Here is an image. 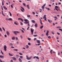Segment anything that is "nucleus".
I'll return each mask as SVG.
<instances>
[{
    "label": "nucleus",
    "instance_id": "nucleus-20",
    "mask_svg": "<svg viewBox=\"0 0 62 62\" xmlns=\"http://www.w3.org/2000/svg\"><path fill=\"white\" fill-rule=\"evenodd\" d=\"M3 8L5 9H6V10H7L8 9V8H6L5 6H3Z\"/></svg>",
    "mask_w": 62,
    "mask_h": 62
},
{
    "label": "nucleus",
    "instance_id": "nucleus-23",
    "mask_svg": "<svg viewBox=\"0 0 62 62\" xmlns=\"http://www.w3.org/2000/svg\"><path fill=\"white\" fill-rule=\"evenodd\" d=\"M12 58L14 60H16V58L14 57H12Z\"/></svg>",
    "mask_w": 62,
    "mask_h": 62
},
{
    "label": "nucleus",
    "instance_id": "nucleus-41",
    "mask_svg": "<svg viewBox=\"0 0 62 62\" xmlns=\"http://www.w3.org/2000/svg\"><path fill=\"white\" fill-rule=\"evenodd\" d=\"M37 36H38V35L37 34L35 35H33L34 37H37Z\"/></svg>",
    "mask_w": 62,
    "mask_h": 62
},
{
    "label": "nucleus",
    "instance_id": "nucleus-58",
    "mask_svg": "<svg viewBox=\"0 0 62 62\" xmlns=\"http://www.w3.org/2000/svg\"><path fill=\"white\" fill-rule=\"evenodd\" d=\"M39 9L40 10V12H41V11H42V10H41V9Z\"/></svg>",
    "mask_w": 62,
    "mask_h": 62
},
{
    "label": "nucleus",
    "instance_id": "nucleus-4",
    "mask_svg": "<svg viewBox=\"0 0 62 62\" xmlns=\"http://www.w3.org/2000/svg\"><path fill=\"white\" fill-rule=\"evenodd\" d=\"M46 15H44V17L43 18V19H44L45 21H47V20H46Z\"/></svg>",
    "mask_w": 62,
    "mask_h": 62
},
{
    "label": "nucleus",
    "instance_id": "nucleus-52",
    "mask_svg": "<svg viewBox=\"0 0 62 62\" xmlns=\"http://www.w3.org/2000/svg\"><path fill=\"white\" fill-rule=\"evenodd\" d=\"M32 13L33 14H34V15H35V12H32Z\"/></svg>",
    "mask_w": 62,
    "mask_h": 62
},
{
    "label": "nucleus",
    "instance_id": "nucleus-32",
    "mask_svg": "<svg viewBox=\"0 0 62 62\" xmlns=\"http://www.w3.org/2000/svg\"><path fill=\"white\" fill-rule=\"evenodd\" d=\"M27 17H28V18H30V15H27Z\"/></svg>",
    "mask_w": 62,
    "mask_h": 62
},
{
    "label": "nucleus",
    "instance_id": "nucleus-56",
    "mask_svg": "<svg viewBox=\"0 0 62 62\" xmlns=\"http://www.w3.org/2000/svg\"><path fill=\"white\" fill-rule=\"evenodd\" d=\"M59 30L61 31H62V30L61 29H59Z\"/></svg>",
    "mask_w": 62,
    "mask_h": 62
},
{
    "label": "nucleus",
    "instance_id": "nucleus-27",
    "mask_svg": "<svg viewBox=\"0 0 62 62\" xmlns=\"http://www.w3.org/2000/svg\"><path fill=\"white\" fill-rule=\"evenodd\" d=\"M9 13L10 14V16H12V14H11V13L10 12H9Z\"/></svg>",
    "mask_w": 62,
    "mask_h": 62
},
{
    "label": "nucleus",
    "instance_id": "nucleus-26",
    "mask_svg": "<svg viewBox=\"0 0 62 62\" xmlns=\"http://www.w3.org/2000/svg\"><path fill=\"white\" fill-rule=\"evenodd\" d=\"M28 21L27 19H25L24 20V22H27V21Z\"/></svg>",
    "mask_w": 62,
    "mask_h": 62
},
{
    "label": "nucleus",
    "instance_id": "nucleus-46",
    "mask_svg": "<svg viewBox=\"0 0 62 62\" xmlns=\"http://www.w3.org/2000/svg\"><path fill=\"white\" fill-rule=\"evenodd\" d=\"M16 33H17V34H18V33H20V32L18 31H16Z\"/></svg>",
    "mask_w": 62,
    "mask_h": 62
},
{
    "label": "nucleus",
    "instance_id": "nucleus-45",
    "mask_svg": "<svg viewBox=\"0 0 62 62\" xmlns=\"http://www.w3.org/2000/svg\"><path fill=\"white\" fill-rule=\"evenodd\" d=\"M2 29H3L4 30V31L5 32V28H4V27H2Z\"/></svg>",
    "mask_w": 62,
    "mask_h": 62
},
{
    "label": "nucleus",
    "instance_id": "nucleus-18",
    "mask_svg": "<svg viewBox=\"0 0 62 62\" xmlns=\"http://www.w3.org/2000/svg\"><path fill=\"white\" fill-rule=\"evenodd\" d=\"M35 26L36 28H37V26H38V24L37 23H36L35 25Z\"/></svg>",
    "mask_w": 62,
    "mask_h": 62
},
{
    "label": "nucleus",
    "instance_id": "nucleus-34",
    "mask_svg": "<svg viewBox=\"0 0 62 62\" xmlns=\"http://www.w3.org/2000/svg\"><path fill=\"white\" fill-rule=\"evenodd\" d=\"M20 21H21L22 22H23V19H22V18L20 19Z\"/></svg>",
    "mask_w": 62,
    "mask_h": 62
},
{
    "label": "nucleus",
    "instance_id": "nucleus-64",
    "mask_svg": "<svg viewBox=\"0 0 62 62\" xmlns=\"http://www.w3.org/2000/svg\"><path fill=\"white\" fill-rule=\"evenodd\" d=\"M35 40H36V38H34V41H35Z\"/></svg>",
    "mask_w": 62,
    "mask_h": 62
},
{
    "label": "nucleus",
    "instance_id": "nucleus-15",
    "mask_svg": "<svg viewBox=\"0 0 62 62\" xmlns=\"http://www.w3.org/2000/svg\"><path fill=\"white\" fill-rule=\"evenodd\" d=\"M19 60L20 62H22V60L21 59V58H19Z\"/></svg>",
    "mask_w": 62,
    "mask_h": 62
},
{
    "label": "nucleus",
    "instance_id": "nucleus-2",
    "mask_svg": "<svg viewBox=\"0 0 62 62\" xmlns=\"http://www.w3.org/2000/svg\"><path fill=\"white\" fill-rule=\"evenodd\" d=\"M20 8H21V9H20L21 11L22 12H24V8L21 6L20 7Z\"/></svg>",
    "mask_w": 62,
    "mask_h": 62
},
{
    "label": "nucleus",
    "instance_id": "nucleus-8",
    "mask_svg": "<svg viewBox=\"0 0 62 62\" xmlns=\"http://www.w3.org/2000/svg\"><path fill=\"white\" fill-rule=\"evenodd\" d=\"M46 5V4H45L42 7V9H44V7Z\"/></svg>",
    "mask_w": 62,
    "mask_h": 62
},
{
    "label": "nucleus",
    "instance_id": "nucleus-57",
    "mask_svg": "<svg viewBox=\"0 0 62 62\" xmlns=\"http://www.w3.org/2000/svg\"><path fill=\"white\" fill-rule=\"evenodd\" d=\"M18 39V37H16V40H17Z\"/></svg>",
    "mask_w": 62,
    "mask_h": 62
},
{
    "label": "nucleus",
    "instance_id": "nucleus-62",
    "mask_svg": "<svg viewBox=\"0 0 62 62\" xmlns=\"http://www.w3.org/2000/svg\"><path fill=\"white\" fill-rule=\"evenodd\" d=\"M1 9H2V10H4L3 9V6H1Z\"/></svg>",
    "mask_w": 62,
    "mask_h": 62
},
{
    "label": "nucleus",
    "instance_id": "nucleus-1",
    "mask_svg": "<svg viewBox=\"0 0 62 62\" xmlns=\"http://www.w3.org/2000/svg\"><path fill=\"white\" fill-rule=\"evenodd\" d=\"M26 57H27L26 59L27 60H30L31 59V58H32V56H31L30 57H29L28 56V55H26Z\"/></svg>",
    "mask_w": 62,
    "mask_h": 62
},
{
    "label": "nucleus",
    "instance_id": "nucleus-47",
    "mask_svg": "<svg viewBox=\"0 0 62 62\" xmlns=\"http://www.w3.org/2000/svg\"><path fill=\"white\" fill-rule=\"evenodd\" d=\"M3 0L2 1V6H4V2H3Z\"/></svg>",
    "mask_w": 62,
    "mask_h": 62
},
{
    "label": "nucleus",
    "instance_id": "nucleus-60",
    "mask_svg": "<svg viewBox=\"0 0 62 62\" xmlns=\"http://www.w3.org/2000/svg\"><path fill=\"white\" fill-rule=\"evenodd\" d=\"M42 60H44V57H43L42 58Z\"/></svg>",
    "mask_w": 62,
    "mask_h": 62
},
{
    "label": "nucleus",
    "instance_id": "nucleus-48",
    "mask_svg": "<svg viewBox=\"0 0 62 62\" xmlns=\"http://www.w3.org/2000/svg\"><path fill=\"white\" fill-rule=\"evenodd\" d=\"M52 34L53 35H54V32H53V31H52Z\"/></svg>",
    "mask_w": 62,
    "mask_h": 62
},
{
    "label": "nucleus",
    "instance_id": "nucleus-53",
    "mask_svg": "<svg viewBox=\"0 0 62 62\" xmlns=\"http://www.w3.org/2000/svg\"><path fill=\"white\" fill-rule=\"evenodd\" d=\"M36 56H35L33 57V59H35V58H36Z\"/></svg>",
    "mask_w": 62,
    "mask_h": 62
},
{
    "label": "nucleus",
    "instance_id": "nucleus-24",
    "mask_svg": "<svg viewBox=\"0 0 62 62\" xmlns=\"http://www.w3.org/2000/svg\"><path fill=\"white\" fill-rule=\"evenodd\" d=\"M9 54L10 56H13V55L12 54L9 53Z\"/></svg>",
    "mask_w": 62,
    "mask_h": 62
},
{
    "label": "nucleus",
    "instance_id": "nucleus-13",
    "mask_svg": "<svg viewBox=\"0 0 62 62\" xmlns=\"http://www.w3.org/2000/svg\"><path fill=\"white\" fill-rule=\"evenodd\" d=\"M31 22L32 23H35V22L34 20H31Z\"/></svg>",
    "mask_w": 62,
    "mask_h": 62
},
{
    "label": "nucleus",
    "instance_id": "nucleus-43",
    "mask_svg": "<svg viewBox=\"0 0 62 62\" xmlns=\"http://www.w3.org/2000/svg\"><path fill=\"white\" fill-rule=\"evenodd\" d=\"M20 57L21 58V59H22L23 58V56H20Z\"/></svg>",
    "mask_w": 62,
    "mask_h": 62
},
{
    "label": "nucleus",
    "instance_id": "nucleus-35",
    "mask_svg": "<svg viewBox=\"0 0 62 62\" xmlns=\"http://www.w3.org/2000/svg\"><path fill=\"white\" fill-rule=\"evenodd\" d=\"M28 40H29V41H30V40H31V38H28Z\"/></svg>",
    "mask_w": 62,
    "mask_h": 62
},
{
    "label": "nucleus",
    "instance_id": "nucleus-44",
    "mask_svg": "<svg viewBox=\"0 0 62 62\" xmlns=\"http://www.w3.org/2000/svg\"><path fill=\"white\" fill-rule=\"evenodd\" d=\"M9 45H11V46H13V44L11 43H10L9 44Z\"/></svg>",
    "mask_w": 62,
    "mask_h": 62
},
{
    "label": "nucleus",
    "instance_id": "nucleus-50",
    "mask_svg": "<svg viewBox=\"0 0 62 62\" xmlns=\"http://www.w3.org/2000/svg\"><path fill=\"white\" fill-rule=\"evenodd\" d=\"M20 23H21V25H23V23L22 22H20Z\"/></svg>",
    "mask_w": 62,
    "mask_h": 62
},
{
    "label": "nucleus",
    "instance_id": "nucleus-42",
    "mask_svg": "<svg viewBox=\"0 0 62 62\" xmlns=\"http://www.w3.org/2000/svg\"><path fill=\"white\" fill-rule=\"evenodd\" d=\"M56 28H61V27L59 26H58L56 27Z\"/></svg>",
    "mask_w": 62,
    "mask_h": 62
},
{
    "label": "nucleus",
    "instance_id": "nucleus-16",
    "mask_svg": "<svg viewBox=\"0 0 62 62\" xmlns=\"http://www.w3.org/2000/svg\"><path fill=\"white\" fill-rule=\"evenodd\" d=\"M8 21H12L13 19L12 18H10L8 19Z\"/></svg>",
    "mask_w": 62,
    "mask_h": 62
},
{
    "label": "nucleus",
    "instance_id": "nucleus-33",
    "mask_svg": "<svg viewBox=\"0 0 62 62\" xmlns=\"http://www.w3.org/2000/svg\"><path fill=\"white\" fill-rule=\"evenodd\" d=\"M20 37L22 39H23V36L22 35H21Z\"/></svg>",
    "mask_w": 62,
    "mask_h": 62
},
{
    "label": "nucleus",
    "instance_id": "nucleus-14",
    "mask_svg": "<svg viewBox=\"0 0 62 62\" xmlns=\"http://www.w3.org/2000/svg\"><path fill=\"white\" fill-rule=\"evenodd\" d=\"M26 48L27 49H28L29 48V46L28 45H26Z\"/></svg>",
    "mask_w": 62,
    "mask_h": 62
},
{
    "label": "nucleus",
    "instance_id": "nucleus-5",
    "mask_svg": "<svg viewBox=\"0 0 62 62\" xmlns=\"http://www.w3.org/2000/svg\"><path fill=\"white\" fill-rule=\"evenodd\" d=\"M4 50L5 51H7V46H6L5 45L4 47Z\"/></svg>",
    "mask_w": 62,
    "mask_h": 62
},
{
    "label": "nucleus",
    "instance_id": "nucleus-12",
    "mask_svg": "<svg viewBox=\"0 0 62 62\" xmlns=\"http://www.w3.org/2000/svg\"><path fill=\"white\" fill-rule=\"evenodd\" d=\"M6 33L8 36H9V33L8 31H6Z\"/></svg>",
    "mask_w": 62,
    "mask_h": 62
},
{
    "label": "nucleus",
    "instance_id": "nucleus-54",
    "mask_svg": "<svg viewBox=\"0 0 62 62\" xmlns=\"http://www.w3.org/2000/svg\"><path fill=\"white\" fill-rule=\"evenodd\" d=\"M21 31L22 33H24V31H23V30H21Z\"/></svg>",
    "mask_w": 62,
    "mask_h": 62
},
{
    "label": "nucleus",
    "instance_id": "nucleus-59",
    "mask_svg": "<svg viewBox=\"0 0 62 62\" xmlns=\"http://www.w3.org/2000/svg\"><path fill=\"white\" fill-rule=\"evenodd\" d=\"M54 18L55 19H57V17H56L54 16Z\"/></svg>",
    "mask_w": 62,
    "mask_h": 62
},
{
    "label": "nucleus",
    "instance_id": "nucleus-7",
    "mask_svg": "<svg viewBox=\"0 0 62 62\" xmlns=\"http://www.w3.org/2000/svg\"><path fill=\"white\" fill-rule=\"evenodd\" d=\"M49 31H47L46 34V36H48V35H49Z\"/></svg>",
    "mask_w": 62,
    "mask_h": 62
},
{
    "label": "nucleus",
    "instance_id": "nucleus-11",
    "mask_svg": "<svg viewBox=\"0 0 62 62\" xmlns=\"http://www.w3.org/2000/svg\"><path fill=\"white\" fill-rule=\"evenodd\" d=\"M0 58H4V56L0 55Z\"/></svg>",
    "mask_w": 62,
    "mask_h": 62
},
{
    "label": "nucleus",
    "instance_id": "nucleus-25",
    "mask_svg": "<svg viewBox=\"0 0 62 62\" xmlns=\"http://www.w3.org/2000/svg\"><path fill=\"white\" fill-rule=\"evenodd\" d=\"M23 5L24 7H26V4L24 3H23Z\"/></svg>",
    "mask_w": 62,
    "mask_h": 62
},
{
    "label": "nucleus",
    "instance_id": "nucleus-6",
    "mask_svg": "<svg viewBox=\"0 0 62 62\" xmlns=\"http://www.w3.org/2000/svg\"><path fill=\"white\" fill-rule=\"evenodd\" d=\"M58 8V6H55V9H54V10H57V11H58V10L57 8Z\"/></svg>",
    "mask_w": 62,
    "mask_h": 62
},
{
    "label": "nucleus",
    "instance_id": "nucleus-19",
    "mask_svg": "<svg viewBox=\"0 0 62 62\" xmlns=\"http://www.w3.org/2000/svg\"><path fill=\"white\" fill-rule=\"evenodd\" d=\"M37 42L38 43H40V41L39 40H37Z\"/></svg>",
    "mask_w": 62,
    "mask_h": 62
},
{
    "label": "nucleus",
    "instance_id": "nucleus-37",
    "mask_svg": "<svg viewBox=\"0 0 62 62\" xmlns=\"http://www.w3.org/2000/svg\"><path fill=\"white\" fill-rule=\"evenodd\" d=\"M36 58L37 59H38V60L39 59V57L38 56H36Z\"/></svg>",
    "mask_w": 62,
    "mask_h": 62
},
{
    "label": "nucleus",
    "instance_id": "nucleus-55",
    "mask_svg": "<svg viewBox=\"0 0 62 62\" xmlns=\"http://www.w3.org/2000/svg\"><path fill=\"white\" fill-rule=\"evenodd\" d=\"M28 26H30V25H29V22L28 23Z\"/></svg>",
    "mask_w": 62,
    "mask_h": 62
},
{
    "label": "nucleus",
    "instance_id": "nucleus-31",
    "mask_svg": "<svg viewBox=\"0 0 62 62\" xmlns=\"http://www.w3.org/2000/svg\"><path fill=\"white\" fill-rule=\"evenodd\" d=\"M52 51H53V50H50V53L51 54H52Z\"/></svg>",
    "mask_w": 62,
    "mask_h": 62
},
{
    "label": "nucleus",
    "instance_id": "nucleus-9",
    "mask_svg": "<svg viewBox=\"0 0 62 62\" xmlns=\"http://www.w3.org/2000/svg\"><path fill=\"white\" fill-rule=\"evenodd\" d=\"M26 7L28 9H30V7H29V5L28 4L26 6Z\"/></svg>",
    "mask_w": 62,
    "mask_h": 62
},
{
    "label": "nucleus",
    "instance_id": "nucleus-17",
    "mask_svg": "<svg viewBox=\"0 0 62 62\" xmlns=\"http://www.w3.org/2000/svg\"><path fill=\"white\" fill-rule=\"evenodd\" d=\"M40 23L41 24V25H42L43 24H42V21H41V19H40Z\"/></svg>",
    "mask_w": 62,
    "mask_h": 62
},
{
    "label": "nucleus",
    "instance_id": "nucleus-49",
    "mask_svg": "<svg viewBox=\"0 0 62 62\" xmlns=\"http://www.w3.org/2000/svg\"><path fill=\"white\" fill-rule=\"evenodd\" d=\"M57 34L58 35H60V33L59 32H57Z\"/></svg>",
    "mask_w": 62,
    "mask_h": 62
},
{
    "label": "nucleus",
    "instance_id": "nucleus-36",
    "mask_svg": "<svg viewBox=\"0 0 62 62\" xmlns=\"http://www.w3.org/2000/svg\"><path fill=\"white\" fill-rule=\"evenodd\" d=\"M1 53L2 54L4 55V53H3V52H2V51L1 50Z\"/></svg>",
    "mask_w": 62,
    "mask_h": 62
},
{
    "label": "nucleus",
    "instance_id": "nucleus-39",
    "mask_svg": "<svg viewBox=\"0 0 62 62\" xmlns=\"http://www.w3.org/2000/svg\"><path fill=\"white\" fill-rule=\"evenodd\" d=\"M11 7L12 8H13V4L11 5Z\"/></svg>",
    "mask_w": 62,
    "mask_h": 62
},
{
    "label": "nucleus",
    "instance_id": "nucleus-30",
    "mask_svg": "<svg viewBox=\"0 0 62 62\" xmlns=\"http://www.w3.org/2000/svg\"><path fill=\"white\" fill-rule=\"evenodd\" d=\"M43 25H42L40 27V29H42L43 27Z\"/></svg>",
    "mask_w": 62,
    "mask_h": 62
},
{
    "label": "nucleus",
    "instance_id": "nucleus-40",
    "mask_svg": "<svg viewBox=\"0 0 62 62\" xmlns=\"http://www.w3.org/2000/svg\"><path fill=\"white\" fill-rule=\"evenodd\" d=\"M28 45L30 46L31 45V44L29 42L28 43Z\"/></svg>",
    "mask_w": 62,
    "mask_h": 62
},
{
    "label": "nucleus",
    "instance_id": "nucleus-28",
    "mask_svg": "<svg viewBox=\"0 0 62 62\" xmlns=\"http://www.w3.org/2000/svg\"><path fill=\"white\" fill-rule=\"evenodd\" d=\"M12 39H13V40H14L15 39V37H13L12 38Z\"/></svg>",
    "mask_w": 62,
    "mask_h": 62
},
{
    "label": "nucleus",
    "instance_id": "nucleus-51",
    "mask_svg": "<svg viewBox=\"0 0 62 62\" xmlns=\"http://www.w3.org/2000/svg\"><path fill=\"white\" fill-rule=\"evenodd\" d=\"M0 30L1 32H2V29H1V28L0 27Z\"/></svg>",
    "mask_w": 62,
    "mask_h": 62
},
{
    "label": "nucleus",
    "instance_id": "nucleus-38",
    "mask_svg": "<svg viewBox=\"0 0 62 62\" xmlns=\"http://www.w3.org/2000/svg\"><path fill=\"white\" fill-rule=\"evenodd\" d=\"M48 37L49 39H50L51 38L50 36H48Z\"/></svg>",
    "mask_w": 62,
    "mask_h": 62
},
{
    "label": "nucleus",
    "instance_id": "nucleus-21",
    "mask_svg": "<svg viewBox=\"0 0 62 62\" xmlns=\"http://www.w3.org/2000/svg\"><path fill=\"white\" fill-rule=\"evenodd\" d=\"M2 15L4 16H5V15L4 14V13H3V11H2Z\"/></svg>",
    "mask_w": 62,
    "mask_h": 62
},
{
    "label": "nucleus",
    "instance_id": "nucleus-29",
    "mask_svg": "<svg viewBox=\"0 0 62 62\" xmlns=\"http://www.w3.org/2000/svg\"><path fill=\"white\" fill-rule=\"evenodd\" d=\"M19 54L20 55H23V53H22L21 52L19 53Z\"/></svg>",
    "mask_w": 62,
    "mask_h": 62
},
{
    "label": "nucleus",
    "instance_id": "nucleus-22",
    "mask_svg": "<svg viewBox=\"0 0 62 62\" xmlns=\"http://www.w3.org/2000/svg\"><path fill=\"white\" fill-rule=\"evenodd\" d=\"M48 21L49 22V23H52V21L51 20H48Z\"/></svg>",
    "mask_w": 62,
    "mask_h": 62
},
{
    "label": "nucleus",
    "instance_id": "nucleus-10",
    "mask_svg": "<svg viewBox=\"0 0 62 62\" xmlns=\"http://www.w3.org/2000/svg\"><path fill=\"white\" fill-rule=\"evenodd\" d=\"M29 22V20L28 21V22H24V23L25 24H27Z\"/></svg>",
    "mask_w": 62,
    "mask_h": 62
},
{
    "label": "nucleus",
    "instance_id": "nucleus-3",
    "mask_svg": "<svg viewBox=\"0 0 62 62\" xmlns=\"http://www.w3.org/2000/svg\"><path fill=\"white\" fill-rule=\"evenodd\" d=\"M34 30L32 28L31 29V34L32 35L33 34V32H34Z\"/></svg>",
    "mask_w": 62,
    "mask_h": 62
},
{
    "label": "nucleus",
    "instance_id": "nucleus-61",
    "mask_svg": "<svg viewBox=\"0 0 62 62\" xmlns=\"http://www.w3.org/2000/svg\"><path fill=\"white\" fill-rule=\"evenodd\" d=\"M16 25H19V24L17 23H16Z\"/></svg>",
    "mask_w": 62,
    "mask_h": 62
},
{
    "label": "nucleus",
    "instance_id": "nucleus-63",
    "mask_svg": "<svg viewBox=\"0 0 62 62\" xmlns=\"http://www.w3.org/2000/svg\"><path fill=\"white\" fill-rule=\"evenodd\" d=\"M10 62H13V60H11V61H10Z\"/></svg>",
    "mask_w": 62,
    "mask_h": 62
}]
</instances>
